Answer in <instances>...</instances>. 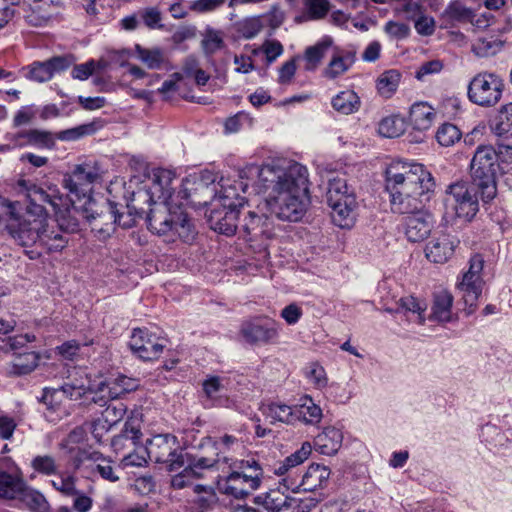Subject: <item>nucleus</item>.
<instances>
[{
  "mask_svg": "<svg viewBox=\"0 0 512 512\" xmlns=\"http://www.w3.org/2000/svg\"><path fill=\"white\" fill-rule=\"evenodd\" d=\"M100 178V169L95 162L76 165L63 179V186L84 204L80 210L75 202L63 194L58 186H37L19 180L27 194L28 204L18 225L12 230L13 238L22 246L38 247L46 252H60L68 244L66 234L78 232L80 218L96 221L95 202L90 196L92 184Z\"/></svg>",
  "mask_w": 512,
  "mask_h": 512,
  "instance_id": "obj_1",
  "label": "nucleus"
},
{
  "mask_svg": "<svg viewBox=\"0 0 512 512\" xmlns=\"http://www.w3.org/2000/svg\"><path fill=\"white\" fill-rule=\"evenodd\" d=\"M239 177L240 181L234 184L222 180L215 203L224 208H242L240 192H247L248 180L257 179L255 189L266 194V207L272 215L296 222L306 213L310 203L308 170L300 163L278 160L262 167L249 165L239 172Z\"/></svg>",
  "mask_w": 512,
  "mask_h": 512,
  "instance_id": "obj_2",
  "label": "nucleus"
},
{
  "mask_svg": "<svg viewBox=\"0 0 512 512\" xmlns=\"http://www.w3.org/2000/svg\"><path fill=\"white\" fill-rule=\"evenodd\" d=\"M176 179L174 171L164 168L153 169L151 174V185L146 190H139L133 194L132 203L129 208L135 209L136 214L145 213L143 207H138L136 203L163 204V211L151 210L147 216V225L150 231L158 235L174 236L178 235L184 241L193 238V227L190 220L184 212L167 213L170 205L180 206L181 201L176 199H187L189 193L187 188L183 187L177 194L172 187L173 181Z\"/></svg>",
  "mask_w": 512,
  "mask_h": 512,
  "instance_id": "obj_3",
  "label": "nucleus"
},
{
  "mask_svg": "<svg viewBox=\"0 0 512 512\" xmlns=\"http://www.w3.org/2000/svg\"><path fill=\"white\" fill-rule=\"evenodd\" d=\"M385 174L393 213L408 216L425 210L435 181L423 164L396 160L390 163Z\"/></svg>",
  "mask_w": 512,
  "mask_h": 512,
  "instance_id": "obj_4",
  "label": "nucleus"
},
{
  "mask_svg": "<svg viewBox=\"0 0 512 512\" xmlns=\"http://www.w3.org/2000/svg\"><path fill=\"white\" fill-rule=\"evenodd\" d=\"M503 148L512 155L511 144H501L499 150L491 145H481L477 147L471 160V179L477 185L480 197L484 202L492 200L496 195V176L502 170Z\"/></svg>",
  "mask_w": 512,
  "mask_h": 512,
  "instance_id": "obj_5",
  "label": "nucleus"
},
{
  "mask_svg": "<svg viewBox=\"0 0 512 512\" xmlns=\"http://www.w3.org/2000/svg\"><path fill=\"white\" fill-rule=\"evenodd\" d=\"M230 464L231 468L226 465L223 475L217 476L218 488L223 494L242 499L261 486L264 471L256 460H241L237 463L231 458Z\"/></svg>",
  "mask_w": 512,
  "mask_h": 512,
  "instance_id": "obj_6",
  "label": "nucleus"
},
{
  "mask_svg": "<svg viewBox=\"0 0 512 512\" xmlns=\"http://www.w3.org/2000/svg\"><path fill=\"white\" fill-rule=\"evenodd\" d=\"M326 198L332 209L333 222L341 228H350L355 220L357 202L354 194L348 192L346 180L341 177L329 179Z\"/></svg>",
  "mask_w": 512,
  "mask_h": 512,
  "instance_id": "obj_7",
  "label": "nucleus"
},
{
  "mask_svg": "<svg viewBox=\"0 0 512 512\" xmlns=\"http://www.w3.org/2000/svg\"><path fill=\"white\" fill-rule=\"evenodd\" d=\"M478 195L480 191L473 181H460L448 186L444 203L447 213L465 221H471L479 210Z\"/></svg>",
  "mask_w": 512,
  "mask_h": 512,
  "instance_id": "obj_8",
  "label": "nucleus"
},
{
  "mask_svg": "<svg viewBox=\"0 0 512 512\" xmlns=\"http://www.w3.org/2000/svg\"><path fill=\"white\" fill-rule=\"evenodd\" d=\"M483 267V257L479 254L473 255L469 260L468 270L463 273L460 281L456 284L464 305L463 310L467 316L472 315L478 307V300L484 285L482 278Z\"/></svg>",
  "mask_w": 512,
  "mask_h": 512,
  "instance_id": "obj_9",
  "label": "nucleus"
},
{
  "mask_svg": "<svg viewBox=\"0 0 512 512\" xmlns=\"http://www.w3.org/2000/svg\"><path fill=\"white\" fill-rule=\"evenodd\" d=\"M504 88L501 76L492 72H480L469 82L467 96L473 104L490 108L500 102Z\"/></svg>",
  "mask_w": 512,
  "mask_h": 512,
  "instance_id": "obj_10",
  "label": "nucleus"
},
{
  "mask_svg": "<svg viewBox=\"0 0 512 512\" xmlns=\"http://www.w3.org/2000/svg\"><path fill=\"white\" fill-rule=\"evenodd\" d=\"M145 447L149 459L166 464L169 471H176L185 466V452L174 435H155L147 441Z\"/></svg>",
  "mask_w": 512,
  "mask_h": 512,
  "instance_id": "obj_11",
  "label": "nucleus"
},
{
  "mask_svg": "<svg viewBox=\"0 0 512 512\" xmlns=\"http://www.w3.org/2000/svg\"><path fill=\"white\" fill-rule=\"evenodd\" d=\"M165 340L147 328H135L129 341L132 352L144 361L156 360L163 353Z\"/></svg>",
  "mask_w": 512,
  "mask_h": 512,
  "instance_id": "obj_12",
  "label": "nucleus"
},
{
  "mask_svg": "<svg viewBox=\"0 0 512 512\" xmlns=\"http://www.w3.org/2000/svg\"><path fill=\"white\" fill-rule=\"evenodd\" d=\"M74 63L71 55L55 56L45 61H34L24 68L25 77L29 80L44 83L51 80L55 74L70 68Z\"/></svg>",
  "mask_w": 512,
  "mask_h": 512,
  "instance_id": "obj_13",
  "label": "nucleus"
},
{
  "mask_svg": "<svg viewBox=\"0 0 512 512\" xmlns=\"http://www.w3.org/2000/svg\"><path fill=\"white\" fill-rule=\"evenodd\" d=\"M185 467L194 479L204 478L207 472H225V466L231 468V458L217 453L212 456H191L185 452Z\"/></svg>",
  "mask_w": 512,
  "mask_h": 512,
  "instance_id": "obj_14",
  "label": "nucleus"
},
{
  "mask_svg": "<svg viewBox=\"0 0 512 512\" xmlns=\"http://www.w3.org/2000/svg\"><path fill=\"white\" fill-rule=\"evenodd\" d=\"M5 139L13 142L14 147L23 148L33 146L39 149H51L55 145V139L51 132L39 129L20 130L15 133H7Z\"/></svg>",
  "mask_w": 512,
  "mask_h": 512,
  "instance_id": "obj_15",
  "label": "nucleus"
},
{
  "mask_svg": "<svg viewBox=\"0 0 512 512\" xmlns=\"http://www.w3.org/2000/svg\"><path fill=\"white\" fill-rule=\"evenodd\" d=\"M241 334L251 344L268 343L278 335V326L267 319H253L241 326Z\"/></svg>",
  "mask_w": 512,
  "mask_h": 512,
  "instance_id": "obj_16",
  "label": "nucleus"
},
{
  "mask_svg": "<svg viewBox=\"0 0 512 512\" xmlns=\"http://www.w3.org/2000/svg\"><path fill=\"white\" fill-rule=\"evenodd\" d=\"M241 208H214L209 215L210 227L221 234L232 236L239 233Z\"/></svg>",
  "mask_w": 512,
  "mask_h": 512,
  "instance_id": "obj_17",
  "label": "nucleus"
},
{
  "mask_svg": "<svg viewBox=\"0 0 512 512\" xmlns=\"http://www.w3.org/2000/svg\"><path fill=\"white\" fill-rule=\"evenodd\" d=\"M433 228V216L428 210L408 215L404 221V233L408 241L421 242L425 240Z\"/></svg>",
  "mask_w": 512,
  "mask_h": 512,
  "instance_id": "obj_18",
  "label": "nucleus"
},
{
  "mask_svg": "<svg viewBox=\"0 0 512 512\" xmlns=\"http://www.w3.org/2000/svg\"><path fill=\"white\" fill-rule=\"evenodd\" d=\"M459 241L449 234H440L433 237L425 247V255L428 260L434 263H445L452 255Z\"/></svg>",
  "mask_w": 512,
  "mask_h": 512,
  "instance_id": "obj_19",
  "label": "nucleus"
},
{
  "mask_svg": "<svg viewBox=\"0 0 512 512\" xmlns=\"http://www.w3.org/2000/svg\"><path fill=\"white\" fill-rule=\"evenodd\" d=\"M254 503L262 506L268 512H289L298 506V499L276 488L257 495L254 498Z\"/></svg>",
  "mask_w": 512,
  "mask_h": 512,
  "instance_id": "obj_20",
  "label": "nucleus"
},
{
  "mask_svg": "<svg viewBox=\"0 0 512 512\" xmlns=\"http://www.w3.org/2000/svg\"><path fill=\"white\" fill-rule=\"evenodd\" d=\"M343 443V432L334 426L325 427L313 441L312 448L320 454L332 456L341 448Z\"/></svg>",
  "mask_w": 512,
  "mask_h": 512,
  "instance_id": "obj_21",
  "label": "nucleus"
},
{
  "mask_svg": "<svg viewBox=\"0 0 512 512\" xmlns=\"http://www.w3.org/2000/svg\"><path fill=\"white\" fill-rule=\"evenodd\" d=\"M356 59V52L352 49L335 48L332 58L324 69L323 74L328 79H335L347 72Z\"/></svg>",
  "mask_w": 512,
  "mask_h": 512,
  "instance_id": "obj_22",
  "label": "nucleus"
},
{
  "mask_svg": "<svg viewBox=\"0 0 512 512\" xmlns=\"http://www.w3.org/2000/svg\"><path fill=\"white\" fill-rule=\"evenodd\" d=\"M453 301V295L447 290H440L434 293L433 305L429 318L439 323H449L453 321Z\"/></svg>",
  "mask_w": 512,
  "mask_h": 512,
  "instance_id": "obj_23",
  "label": "nucleus"
},
{
  "mask_svg": "<svg viewBox=\"0 0 512 512\" xmlns=\"http://www.w3.org/2000/svg\"><path fill=\"white\" fill-rule=\"evenodd\" d=\"M330 469L324 465L313 463L302 475L301 482L295 488H302L304 491H314L321 488L330 477Z\"/></svg>",
  "mask_w": 512,
  "mask_h": 512,
  "instance_id": "obj_24",
  "label": "nucleus"
},
{
  "mask_svg": "<svg viewBox=\"0 0 512 512\" xmlns=\"http://www.w3.org/2000/svg\"><path fill=\"white\" fill-rule=\"evenodd\" d=\"M296 420L306 425H317L321 422L323 412L321 407L315 403L309 395L300 397L298 404L294 406Z\"/></svg>",
  "mask_w": 512,
  "mask_h": 512,
  "instance_id": "obj_25",
  "label": "nucleus"
},
{
  "mask_svg": "<svg viewBox=\"0 0 512 512\" xmlns=\"http://www.w3.org/2000/svg\"><path fill=\"white\" fill-rule=\"evenodd\" d=\"M137 387L138 381L136 379L121 375L113 381L101 383L99 389L103 397L117 399L126 393L136 390Z\"/></svg>",
  "mask_w": 512,
  "mask_h": 512,
  "instance_id": "obj_26",
  "label": "nucleus"
},
{
  "mask_svg": "<svg viewBox=\"0 0 512 512\" xmlns=\"http://www.w3.org/2000/svg\"><path fill=\"white\" fill-rule=\"evenodd\" d=\"M311 452L312 444L308 441L304 442L298 450L275 465L274 474L278 476L290 474L295 467L308 459Z\"/></svg>",
  "mask_w": 512,
  "mask_h": 512,
  "instance_id": "obj_27",
  "label": "nucleus"
},
{
  "mask_svg": "<svg viewBox=\"0 0 512 512\" xmlns=\"http://www.w3.org/2000/svg\"><path fill=\"white\" fill-rule=\"evenodd\" d=\"M332 44V38L330 36H324L315 45L307 47L302 58L305 62V70H315L321 63L322 59L324 58Z\"/></svg>",
  "mask_w": 512,
  "mask_h": 512,
  "instance_id": "obj_28",
  "label": "nucleus"
},
{
  "mask_svg": "<svg viewBox=\"0 0 512 512\" xmlns=\"http://www.w3.org/2000/svg\"><path fill=\"white\" fill-rule=\"evenodd\" d=\"M434 118V108L426 102L414 103L410 108V122L417 130L423 131L429 129Z\"/></svg>",
  "mask_w": 512,
  "mask_h": 512,
  "instance_id": "obj_29",
  "label": "nucleus"
},
{
  "mask_svg": "<svg viewBox=\"0 0 512 512\" xmlns=\"http://www.w3.org/2000/svg\"><path fill=\"white\" fill-rule=\"evenodd\" d=\"M331 105L338 113L350 115L359 110L361 101L353 90H345L332 98Z\"/></svg>",
  "mask_w": 512,
  "mask_h": 512,
  "instance_id": "obj_30",
  "label": "nucleus"
},
{
  "mask_svg": "<svg viewBox=\"0 0 512 512\" xmlns=\"http://www.w3.org/2000/svg\"><path fill=\"white\" fill-rule=\"evenodd\" d=\"M26 488L24 480L17 475L0 472V497L7 499L20 498Z\"/></svg>",
  "mask_w": 512,
  "mask_h": 512,
  "instance_id": "obj_31",
  "label": "nucleus"
},
{
  "mask_svg": "<svg viewBox=\"0 0 512 512\" xmlns=\"http://www.w3.org/2000/svg\"><path fill=\"white\" fill-rule=\"evenodd\" d=\"M126 411L127 407L122 402L109 404L103 411L102 417L94 422V431L98 428L109 430L124 417Z\"/></svg>",
  "mask_w": 512,
  "mask_h": 512,
  "instance_id": "obj_32",
  "label": "nucleus"
},
{
  "mask_svg": "<svg viewBox=\"0 0 512 512\" xmlns=\"http://www.w3.org/2000/svg\"><path fill=\"white\" fill-rule=\"evenodd\" d=\"M241 216L239 226V234L243 236H251L257 237L265 232L263 228L262 216L256 214L253 211L245 210L243 207L241 208Z\"/></svg>",
  "mask_w": 512,
  "mask_h": 512,
  "instance_id": "obj_33",
  "label": "nucleus"
},
{
  "mask_svg": "<svg viewBox=\"0 0 512 512\" xmlns=\"http://www.w3.org/2000/svg\"><path fill=\"white\" fill-rule=\"evenodd\" d=\"M100 218H107L109 220H112L110 223H105L104 226L98 227V225L95 223L93 225V230L96 231L99 234V238L106 239L114 232V225L118 224L119 226H122L124 228H129L132 226L133 220L129 218L128 221L122 222V214H119L118 211L115 209V206L112 205V203H109V211L107 214H100L98 215Z\"/></svg>",
  "mask_w": 512,
  "mask_h": 512,
  "instance_id": "obj_34",
  "label": "nucleus"
},
{
  "mask_svg": "<svg viewBox=\"0 0 512 512\" xmlns=\"http://www.w3.org/2000/svg\"><path fill=\"white\" fill-rule=\"evenodd\" d=\"M263 414L271 420L292 424L296 421L294 407L281 403H270L263 407Z\"/></svg>",
  "mask_w": 512,
  "mask_h": 512,
  "instance_id": "obj_35",
  "label": "nucleus"
},
{
  "mask_svg": "<svg viewBox=\"0 0 512 512\" xmlns=\"http://www.w3.org/2000/svg\"><path fill=\"white\" fill-rule=\"evenodd\" d=\"M39 355L36 352L18 354L11 363L10 373L14 375H26L31 373L38 365Z\"/></svg>",
  "mask_w": 512,
  "mask_h": 512,
  "instance_id": "obj_36",
  "label": "nucleus"
},
{
  "mask_svg": "<svg viewBox=\"0 0 512 512\" xmlns=\"http://www.w3.org/2000/svg\"><path fill=\"white\" fill-rule=\"evenodd\" d=\"M406 130L405 119L399 115H392L383 118L378 125V132L386 138L401 136Z\"/></svg>",
  "mask_w": 512,
  "mask_h": 512,
  "instance_id": "obj_37",
  "label": "nucleus"
},
{
  "mask_svg": "<svg viewBox=\"0 0 512 512\" xmlns=\"http://www.w3.org/2000/svg\"><path fill=\"white\" fill-rule=\"evenodd\" d=\"M398 305L399 308L397 310H393L391 308H386L385 310L389 313L397 312L399 310L405 313L411 312L417 315V321L419 324L423 325L425 323L424 312L427 305L424 301L419 300L414 296H406L399 299Z\"/></svg>",
  "mask_w": 512,
  "mask_h": 512,
  "instance_id": "obj_38",
  "label": "nucleus"
},
{
  "mask_svg": "<svg viewBox=\"0 0 512 512\" xmlns=\"http://www.w3.org/2000/svg\"><path fill=\"white\" fill-rule=\"evenodd\" d=\"M203 391L213 405L221 406L227 401L223 398L225 387L223 379L218 376H211L203 382Z\"/></svg>",
  "mask_w": 512,
  "mask_h": 512,
  "instance_id": "obj_39",
  "label": "nucleus"
},
{
  "mask_svg": "<svg viewBox=\"0 0 512 512\" xmlns=\"http://www.w3.org/2000/svg\"><path fill=\"white\" fill-rule=\"evenodd\" d=\"M20 499L33 512H49L50 505L45 496L36 489L27 487L23 491Z\"/></svg>",
  "mask_w": 512,
  "mask_h": 512,
  "instance_id": "obj_40",
  "label": "nucleus"
},
{
  "mask_svg": "<svg viewBox=\"0 0 512 512\" xmlns=\"http://www.w3.org/2000/svg\"><path fill=\"white\" fill-rule=\"evenodd\" d=\"M193 492L197 495L195 503L200 512L212 510L218 501L217 495L211 486L196 484L193 486Z\"/></svg>",
  "mask_w": 512,
  "mask_h": 512,
  "instance_id": "obj_41",
  "label": "nucleus"
},
{
  "mask_svg": "<svg viewBox=\"0 0 512 512\" xmlns=\"http://www.w3.org/2000/svg\"><path fill=\"white\" fill-rule=\"evenodd\" d=\"M401 74L397 70L383 72L377 80V89L381 96L390 98L397 90Z\"/></svg>",
  "mask_w": 512,
  "mask_h": 512,
  "instance_id": "obj_42",
  "label": "nucleus"
},
{
  "mask_svg": "<svg viewBox=\"0 0 512 512\" xmlns=\"http://www.w3.org/2000/svg\"><path fill=\"white\" fill-rule=\"evenodd\" d=\"M236 31L245 39L256 37L264 28L262 16L247 17L235 25Z\"/></svg>",
  "mask_w": 512,
  "mask_h": 512,
  "instance_id": "obj_43",
  "label": "nucleus"
},
{
  "mask_svg": "<svg viewBox=\"0 0 512 512\" xmlns=\"http://www.w3.org/2000/svg\"><path fill=\"white\" fill-rule=\"evenodd\" d=\"M141 436L142 433L139 421L129 419L125 422L121 434L113 439L112 444L115 448H117V446L120 445L123 440H130L134 446H137L140 443Z\"/></svg>",
  "mask_w": 512,
  "mask_h": 512,
  "instance_id": "obj_44",
  "label": "nucleus"
},
{
  "mask_svg": "<svg viewBox=\"0 0 512 512\" xmlns=\"http://www.w3.org/2000/svg\"><path fill=\"white\" fill-rule=\"evenodd\" d=\"M135 52L140 59L150 69L160 68L164 62V57L160 49H146L136 45Z\"/></svg>",
  "mask_w": 512,
  "mask_h": 512,
  "instance_id": "obj_45",
  "label": "nucleus"
},
{
  "mask_svg": "<svg viewBox=\"0 0 512 512\" xmlns=\"http://www.w3.org/2000/svg\"><path fill=\"white\" fill-rule=\"evenodd\" d=\"M502 41L493 37H481L473 45V51L480 57L495 55L502 48Z\"/></svg>",
  "mask_w": 512,
  "mask_h": 512,
  "instance_id": "obj_46",
  "label": "nucleus"
},
{
  "mask_svg": "<svg viewBox=\"0 0 512 512\" xmlns=\"http://www.w3.org/2000/svg\"><path fill=\"white\" fill-rule=\"evenodd\" d=\"M461 138L460 130L451 123L441 125L436 132V139L441 146L449 147Z\"/></svg>",
  "mask_w": 512,
  "mask_h": 512,
  "instance_id": "obj_47",
  "label": "nucleus"
},
{
  "mask_svg": "<svg viewBox=\"0 0 512 512\" xmlns=\"http://www.w3.org/2000/svg\"><path fill=\"white\" fill-rule=\"evenodd\" d=\"M31 466L36 472L46 476L57 475L58 473V465L54 457L50 455H38L34 457Z\"/></svg>",
  "mask_w": 512,
  "mask_h": 512,
  "instance_id": "obj_48",
  "label": "nucleus"
},
{
  "mask_svg": "<svg viewBox=\"0 0 512 512\" xmlns=\"http://www.w3.org/2000/svg\"><path fill=\"white\" fill-rule=\"evenodd\" d=\"M66 391L64 390V386L60 388H44L42 395V402L46 405V407L52 411H56L60 408L63 401L66 399L65 397Z\"/></svg>",
  "mask_w": 512,
  "mask_h": 512,
  "instance_id": "obj_49",
  "label": "nucleus"
},
{
  "mask_svg": "<svg viewBox=\"0 0 512 512\" xmlns=\"http://www.w3.org/2000/svg\"><path fill=\"white\" fill-rule=\"evenodd\" d=\"M305 376L317 389L326 387L328 383L325 369L318 363L309 364L305 369Z\"/></svg>",
  "mask_w": 512,
  "mask_h": 512,
  "instance_id": "obj_50",
  "label": "nucleus"
},
{
  "mask_svg": "<svg viewBox=\"0 0 512 512\" xmlns=\"http://www.w3.org/2000/svg\"><path fill=\"white\" fill-rule=\"evenodd\" d=\"M92 456L93 462L96 463L95 470L100 474V476L104 480L110 482H117L119 480V476L114 472L110 460L103 457L101 453H95Z\"/></svg>",
  "mask_w": 512,
  "mask_h": 512,
  "instance_id": "obj_51",
  "label": "nucleus"
},
{
  "mask_svg": "<svg viewBox=\"0 0 512 512\" xmlns=\"http://www.w3.org/2000/svg\"><path fill=\"white\" fill-rule=\"evenodd\" d=\"M499 121L494 131L497 135L512 136V102L503 106L499 114Z\"/></svg>",
  "mask_w": 512,
  "mask_h": 512,
  "instance_id": "obj_52",
  "label": "nucleus"
},
{
  "mask_svg": "<svg viewBox=\"0 0 512 512\" xmlns=\"http://www.w3.org/2000/svg\"><path fill=\"white\" fill-rule=\"evenodd\" d=\"M50 483L55 490L66 496H73L77 494L75 478L72 475L62 473L57 479L51 480Z\"/></svg>",
  "mask_w": 512,
  "mask_h": 512,
  "instance_id": "obj_53",
  "label": "nucleus"
},
{
  "mask_svg": "<svg viewBox=\"0 0 512 512\" xmlns=\"http://www.w3.org/2000/svg\"><path fill=\"white\" fill-rule=\"evenodd\" d=\"M446 14L455 21H473L474 14L473 11L462 3L455 1L450 3V5L446 9Z\"/></svg>",
  "mask_w": 512,
  "mask_h": 512,
  "instance_id": "obj_54",
  "label": "nucleus"
},
{
  "mask_svg": "<svg viewBox=\"0 0 512 512\" xmlns=\"http://www.w3.org/2000/svg\"><path fill=\"white\" fill-rule=\"evenodd\" d=\"M384 32L393 39L401 40L405 39L410 35L411 29L410 26L406 23L396 22V21H388L384 25Z\"/></svg>",
  "mask_w": 512,
  "mask_h": 512,
  "instance_id": "obj_55",
  "label": "nucleus"
},
{
  "mask_svg": "<svg viewBox=\"0 0 512 512\" xmlns=\"http://www.w3.org/2000/svg\"><path fill=\"white\" fill-rule=\"evenodd\" d=\"M226 0H192L189 2V8L199 14L213 12L224 5Z\"/></svg>",
  "mask_w": 512,
  "mask_h": 512,
  "instance_id": "obj_56",
  "label": "nucleus"
},
{
  "mask_svg": "<svg viewBox=\"0 0 512 512\" xmlns=\"http://www.w3.org/2000/svg\"><path fill=\"white\" fill-rule=\"evenodd\" d=\"M251 119L248 114L244 112H238L234 116L229 117L225 121V132L226 133H236L242 129V127L246 124H250Z\"/></svg>",
  "mask_w": 512,
  "mask_h": 512,
  "instance_id": "obj_57",
  "label": "nucleus"
},
{
  "mask_svg": "<svg viewBox=\"0 0 512 512\" xmlns=\"http://www.w3.org/2000/svg\"><path fill=\"white\" fill-rule=\"evenodd\" d=\"M139 16L140 19L144 22V24L150 29H155L162 26L160 24L161 13L155 7H148L139 11Z\"/></svg>",
  "mask_w": 512,
  "mask_h": 512,
  "instance_id": "obj_58",
  "label": "nucleus"
},
{
  "mask_svg": "<svg viewBox=\"0 0 512 512\" xmlns=\"http://www.w3.org/2000/svg\"><path fill=\"white\" fill-rule=\"evenodd\" d=\"M92 132H93V125L92 124H85V125H80V126L75 127V128H71V129H67V130L61 131L58 134V138L60 140H64V141H71V140L79 139L80 137H82L84 135H87V134H90Z\"/></svg>",
  "mask_w": 512,
  "mask_h": 512,
  "instance_id": "obj_59",
  "label": "nucleus"
},
{
  "mask_svg": "<svg viewBox=\"0 0 512 512\" xmlns=\"http://www.w3.org/2000/svg\"><path fill=\"white\" fill-rule=\"evenodd\" d=\"M414 27L418 34L422 36H430L435 31V20L433 17L421 14L414 21Z\"/></svg>",
  "mask_w": 512,
  "mask_h": 512,
  "instance_id": "obj_60",
  "label": "nucleus"
},
{
  "mask_svg": "<svg viewBox=\"0 0 512 512\" xmlns=\"http://www.w3.org/2000/svg\"><path fill=\"white\" fill-rule=\"evenodd\" d=\"M36 116V110L32 106L21 107L13 117V126L20 127L32 123Z\"/></svg>",
  "mask_w": 512,
  "mask_h": 512,
  "instance_id": "obj_61",
  "label": "nucleus"
},
{
  "mask_svg": "<svg viewBox=\"0 0 512 512\" xmlns=\"http://www.w3.org/2000/svg\"><path fill=\"white\" fill-rule=\"evenodd\" d=\"M148 458V451L146 447H139L135 452L130 453L123 458V464L125 466L141 467L146 464Z\"/></svg>",
  "mask_w": 512,
  "mask_h": 512,
  "instance_id": "obj_62",
  "label": "nucleus"
},
{
  "mask_svg": "<svg viewBox=\"0 0 512 512\" xmlns=\"http://www.w3.org/2000/svg\"><path fill=\"white\" fill-rule=\"evenodd\" d=\"M306 5L312 19H321L329 11V3L327 0H308Z\"/></svg>",
  "mask_w": 512,
  "mask_h": 512,
  "instance_id": "obj_63",
  "label": "nucleus"
},
{
  "mask_svg": "<svg viewBox=\"0 0 512 512\" xmlns=\"http://www.w3.org/2000/svg\"><path fill=\"white\" fill-rule=\"evenodd\" d=\"M262 50L266 55L267 62L272 63L283 53V46L277 40H267L263 43Z\"/></svg>",
  "mask_w": 512,
  "mask_h": 512,
  "instance_id": "obj_64",
  "label": "nucleus"
}]
</instances>
